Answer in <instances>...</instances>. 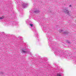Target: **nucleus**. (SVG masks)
I'll list each match as a JSON object with an SVG mask.
<instances>
[{
	"instance_id": "f257e3e1",
	"label": "nucleus",
	"mask_w": 76,
	"mask_h": 76,
	"mask_svg": "<svg viewBox=\"0 0 76 76\" xmlns=\"http://www.w3.org/2000/svg\"><path fill=\"white\" fill-rule=\"evenodd\" d=\"M64 12L66 13H69V11L68 10L67 8H65L64 10Z\"/></svg>"
},
{
	"instance_id": "f03ea898",
	"label": "nucleus",
	"mask_w": 76,
	"mask_h": 76,
	"mask_svg": "<svg viewBox=\"0 0 76 76\" xmlns=\"http://www.w3.org/2000/svg\"><path fill=\"white\" fill-rule=\"evenodd\" d=\"M21 51L23 52L24 53H27L26 51H25V50L24 49H21Z\"/></svg>"
},
{
	"instance_id": "7ed1b4c3",
	"label": "nucleus",
	"mask_w": 76,
	"mask_h": 76,
	"mask_svg": "<svg viewBox=\"0 0 76 76\" xmlns=\"http://www.w3.org/2000/svg\"><path fill=\"white\" fill-rule=\"evenodd\" d=\"M30 25L31 27H32V26H33V24H30Z\"/></svg>"
},
{
	"instance_id": "20e7f679",
	"label": "nucleus",
	"mask_w": 76,
	"mask_h": 76,
	"mask_svg": "<svg viewBox=\"0 0 76 76\" xmlns=\"http://www.w3.org/2000/svg\"><path fill=\"white\" fill-rule=\"evenodd\" d=\"M57 76H61V75L59 74H58L57 75Z\"/></svg>"
},
{
	"instance_id": "39448f33",
	"label": "nucleus",
	"mask_w": 76,
	"mask_h": 76,
	"mask_svg": "<svg viewBox=\"0 0 76 76\" xmlns=\"http://www.w3.org/2000/svg\"><path fill=\"white\" fill-rule=\"evenodd\" d=\"M3 19V17H0V19Z\"/></svg>"
},
{
	"instance_id": "423d86ee",
	"label": "nucleus",
	"mask_w": 76,
	"mask_h": 76,
	"mask_svg": "<svg viewBox=\"0 0 76 76\" xmlns=\"http://www.w3.org/2000/svg\"><path fill=\"white\" fill-rule=\"evenodd\" d=\"M71 5H69V7H71Z\"/></svg>"
},
{
	"instance_id": "0eeeda50",
	"label": "nucleus",
	"mask_w": 76,
	"mask_h": 76,
	"mask_svg": "<svg viewBox=\"0 0 76 76\" xmlns=\"http://www.w3.org/2000/svg\"><path fill=\"white\" fill-rule=\"evenodd\" d=\"M34 12H37V11H34Z\"/></svg>"
},
{
	"instance_id": "6e6552de",
	"label": "nucleus",
	"mask_w": 76,
	"mask_h": 76,
	"mask_svg": "<svg viewBox=\"0 0 76 76\" xmlns=\"http://www.w3.org/2000/svg\"><path fill=\"white\" fill-rule=\"evenodd\" d=\"M69 43H70V42H69Z\"/></svg>"
}]
</instances>
